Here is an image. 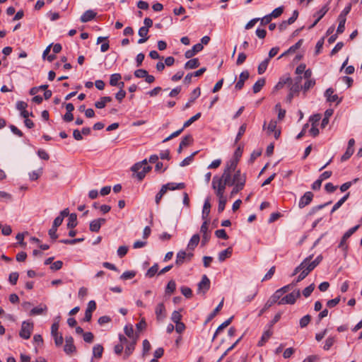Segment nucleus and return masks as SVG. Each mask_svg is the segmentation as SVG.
<instances>
[{
  "label": "nucleus",
  "instance_id": "f257e3e1",
  "mask_svg": "<svg viewBox=\"0 0 362 362\" xmlns=\"http://www.w3.org/2000/svg\"><path fill=\"white\" fill-rule=\"evenodd\" d=\"M230 186L229 175L223 173L221 177L214 176L212 180V187L216 190L217 197H221L224 194L226 186Z\"/></svg>",
  "mask_w": 362,
  "mask_h": 362
},
{
  "label": "nucleus",
  "instance_id": "f03ea898",
  "mask_svg": "<svg viewBox=\"0 0 362 362\" xmlns=\"http://www.w3.org/2000/svg\"><path fill=\"white\" fill-rule=\"evenodd\" d=\"M131 170L136 173V178L141 181L145 177L146 174L151 170V167L148 164L146 159H144L135 163L131 168Z\"/></svg>",
  "mask_w": 362,
  "mask_h": 362
},
{
  "label": "nucleus",
  "instance_id": "7ed1b4c3",
  "mask_svg": "<svg viewBox=\"0 0 362 362\" xmlns=\"http://www.w3.org/2000/svg\"><path fill=\"white\" fill-rule=\"evenodd\" d=\"M200 237L199 234H194L192 235L189 242L188 243L187 251H182V262L185 260L189 261L192 259L194 255L192 251H193L197 246Z\"/></svg>",
  "mask_w": 362,
  "mask_h": 362
},
{
  "label": "nucleus",
  "instance_id": "20e7f679",
  "mask_svg": "<svg viewBox=\"0 0 362 362\" xmlns=\"http://www.w3.org/2000/svg\"><path fill=\"white\" fill-rule=\"evenodd\" d=\"M246 182V175L241 173L240 170H238L233 176L229 175L230 186L237 185L244 188Z\"/></svg>",
  "mask_w": 362,
  "mask_h": 362
},
{
  "label": "nucleus",
  "instance_id": "39448f33",
  "mask_svg": "<svg viewBox=\"0 0 362 362\" xmlns=\"http://www.w3.org/2000/svg\"><path fill=\"white\" fill-rule=\"evenodd\" d=\"M360 225H356L351 228H349L342 236L339 244L338 245V248L343 250L346 255L349 247L346 243V240L359 228Z\"/></svg>",
  "mask_w": 362,
  "mask_h": 362
},
{
  "label": "nucleus",
  "instance_id": "423d86ee",
  "mask_svg": "<svg viewBox=\"0 0 362 362\" xmlns=\"http://www.w3.org/2000/svg\"><path fill=\"white\" fill-rule=\"evenodd\" d=\"M211 286L210 279L206 274H204L202 276L201 281L197 284V293L202 296H205L206 293L208 292Z\"/></svg>",
  "mask_w": 362,
  "mask_h": 362
},
{
  "label": "nucleus",
  "instance_id": "0eeeda50",
  "mask_svg": "<svg viewBox=\"0 0 362 362\" xmlns=\"http://www.w3.org/2000/svg\"><path fill=\"white\" fill-rule=\"evenodd\" d=\"M300 296L299 290L293 291V292L287 294L284 297L281 298L278 302L279 305L290 304L293 305L296 303V300Z\"/></svg>",
  "mask_w": 362,
  "mask_h": 362
},
{
  "label": "nucleus",
  "instance_id": "6e6552de",
  "mask_svg": "<svg viewBox=\"0 0 362 362\" xmlns=\"http://www.w3.org/2000/svg\"><path fill=\"white\" fill-rule=\"evenodd\" d=\"M33 329V324L27 321H23L19 335L24 339H28L30 337L31 332Z\"/></svg>",
  "mask_w": 362,
  "mask_h": 362
},
{
  "label": "nucleus",
  "instance_id": "1a4fd4ad",
  "mask_svg": "<svg viewBox=\"0 0 362 362\" xmlns=\"http://www.w3.org/2000/svg\"><path fill=\"white\" fill-rule=\"evenodd\" d=\"M64 351L68 355H71L76 352V348L74 344V338L71 336H66L65 337Z\"/></svg>",
  "mask_w": 362,
  "mask_h": 362
},
{
  "label": "nucleus",
  "instance_id": "9d476101",
  "mask_svg": "<svg viewBox=\"0 0 362 362\" xmlns=\"http://www.w3.org/2000/svg\"><path fill=\"white\" fill-rule=\"evenodd\" d=\"M313 194L311 192H306L300 199L298 202V206L300 209H303L305 206L310 204L313 199Z\"/></svg>",
  "mask_w": 362,
  "mask_h": 362
},
{
  "label": "nucleus",
  "instance_id": "9b49d317",
  "mask_svg": "<svg viewBox=\"0 0 362 362\" xmlns=\"http://www.w3.org/2000/svg\"><path fill=\"white\" fill-rule=\"evenodd\" d=\"M106 219L103 218H98L90 221L89 225V229L91 232H98L102 226L105 224Z\"/></svg>",
  "mask_w": 362,
  "mask_h": 362
},
{
  "label": "nucleus",
  "instance_id": "f8f14e48",
  "mask_svg": "<svg viewBox=\"0 0 362 362\" xmlns=\"http://www.w3.org/2000/svg\"><path fill=\"white\" fill-rule=\"evenodd\" d=\"M69 208H66L62 210L58 216H57L52 223V226L54 228H57L60 226L64 221V218L69 216Z\"/></svg>",
  "mask_w": 362,
  "mask_h": 362
},
{
  "label": "nucleus",
  "instance_id": "ddd939ff",
  "mask_svg": "<svg viewBox=\"0 0 362 362\" xmlns=\"http://www.w3.org/2000/svg\"><path fill=\"white\" fill-rule=\"evenodd\" d=\"M313 255H310L305 258V260H307V267H309V269L313 271L322 260V256L321 255H318L314 260L312 261Z\"/></svg>",
  "mask_w": 362,
  "mask_h": 362
},
{
  "label": "nucleus",
  "instance_id": "4468645a",
  "mask_svg": "<svg viewBox=\"0 0 362 362\" xmlns=\"http://www.w3.org/2000/svg\"><path fill=\"white\" fill-rule=\"evenodd\" d=\"M302 79L303 77L301 76H297L296 77H295L293 81L291 80V82H290L289 83H291L290 90L292 92L298 93L300 90H302Z\"/></svg>",
  "mask_w": 362,
  "mask_h": 362
},
{
  "label": "nucleus",
  "instance_id": "2eb2a0df",
  "mask_svg": "<svg viewBox=\"0 0 362 362\" xmlns=\"http://www.w3.org/2000/svg\"><path fill=\"white\" fill-rule=\"evenodd\" d=\"M171 320L176 324L175 331L181 333V314L180 310H175L171 316Z\"/></svg>",
  "mask_w": 362,
  "mask_h": 362
},
{
  "label": "nucleus",
  "instance_id": "dca6fc26",
  "mask_svg": "<svg viewBox=\"0 0 362 362\" xmlns=\"http://www.w3.org/2000/svg\"><path fill=\"white\" fill-rule=\"evenodd\" d=\"M204 47L202 44L197 43L194 45L192 49H188L185 53V57L187 59H191L194 55H196L198 52H201L203 49Z\"/></svg>",
  "mask_w": 362,
  "mask_h": 362
},
{
  "label": "nucleus",
  "instance_id": "f3484780",
  "mask_svg": "<svg viewBox=\"0 0 362 362\" xmlns=\"http://www.w3.org/2000/svg\"><path fill=\"white\" fill-rule=\"evenodd\" d=\"M249 76L250 74L248 71L246 70L241 72L239 76V80L235 84V89L238 90H241L244 86L245 81L248 79Z\"/></svg>",
  "mask_w": 362,
  "mask_h": 362
},
{
  "label": "nucleus",
  "instance_id": "a211bd4d",
  "mask_svg": "<svg viewBox=\"0 0 362 362\" xmlns=\"http://www.w3.org/2000/svg\"><path fill=\"white\" fill-rule=\"evenodd\" d=\"M137 341L136 338H134L133 339H131V341L126 345L125 350H124V358H127L134 351L135 349V346Z\"/></svg>",
  "mask_w": 362,
  "mask_h": 362
},
{
  "label": "nucleus",
  "instance_id": "6ab92c4d",
  "mask_svg": "<svg viewBox=\"0 0 362 362\" xmlns=\"http://www.w3.org/2000/svg\"><path fill=\"white\" fill-rule=\"evenodd\" d=\"M238 160L236 159H233L228 163L223 173H226L228 175H231L232 173H235L236 168L238 165Z\"/></svg>",
  "mask_w": 362,
  "mask_h": 362
},
{
  "label": "nucleus",
  "instance_id": "aec40b11",
  "mask_svg": "<svg viewBox=\"0 0 362 362\" xmlns=\"http://www.w3.org/2000/svg\"><path fill=\"white\" fill-rule=\"evenodd\" d=\"M333 93L334 90L332 88H329L328 89L326 90L325 93V96L327 98V100L329 102L334 103L337 101V103H340L341 100L338 101V95L336 94L333 95Z\"/></svg>",
  "mask_w": 362,
  "mask_h": 362
},
{
  "label": "nucleus",
  "instance_id": "412c9836",
  "mask_svg": "<svg viewBox=\"0 0 362 362\" xmlns=\"http://www.w3.org/2000/svg\"><path fill=\"white\" fill-rule=\"evenodd\" d=\"M96 16V13L92 10H88L81 16L80 20L83 23H87L93 20Z\"/></svg>",
  "mask_w": 362,
  "mask_h": 362
},
{
  "label": "nucleus",
  "instance_id": "4be33fe9",
  "mask_svg": "<svg viewBox=\"0 0 362 362\" xmlns=\"http://www.w3.org/2000/svg\"><path fill=\"white\" fill-rule=\"evenodd\" d=\"M165 308L163 303L157 305L155 313L158 320H163L165 317Z\"/></svg>",
  "mask_w": 362,
  "mask_h": 362
},
{
  "label": "nucleus",
  "instance_id": "5701e85b",
  "mask_svg": "<svg viewBox=\"0 0 362 362\" xmlns=\"http://www.w3.org/2000/svg\"><path fill=\"white\" fill-rule=\"evenodd\" d=\"M291 82V78L290 76H283L280 78L279 82L276 83V85L274 86V89L275 90H278L281 89L286 84L289 83Z\"/></svg>",
  "mask_w": 362,
  "mask_h": 362
},
{
  "label": "nucleus",
  "instance_id": "b1692460",
  "mask_svg": "<svg viewBox=\"0 0 362 362\" xmlns=\"http://www.w3.org/2000/svg\"><path fill=\"white\" fill-rule=\"evenodd\" d=\"M210 209H211V204H210V198L207 197L205 201L203 206V210H202V218L206 219L207 217L209 215L210 213Z\"/></svg>",
  "mask_w": 362,
  "mask_h": 362
},
{
  "label": "nucleus",
  "instance_id": "393cba45",
  "mask_svg": "<svg viewBox=\"0 0 362 362\" xmlns=\"http://www.w3.org/2000/svg\"><path fill=\"white\" fill-rule=\"evenodd\" d=\"M223 300H224V299L223 298L221 300V301L219 303V304L216 306V308L214 310V311L208 315V317L205 321V324H207L208 322H209L217 315V313L222 309L223 305Z\"/></svg>",
  "mask_w": 362,
  "mask_h": 362
},
{
  "label": "nucleus",
  "instance_id": "a878e982",
  "mask_svg": "<svg viewBox=\"0 0 362 362\" xmlns=\"http://www.w3.org/2000/svg\"><path fill=\"white\" fill-rule=\"evenodd\" d=\"M69 218L67 223L68 228H74L77 226V215L75 213L69 214Z\"/></svg>",
  "mask_w": 362,
  "mask_h": 362
},
{
  "label": "nucleus",
  "instance_id": "bb28decb",
  "mask_svg": "<svg viewBox=\"0 0 362 362\" xmlns=\"http://www.w3.org/2000/svg\"><path fill=\"white\" fill-rule=\"evenodd\" d=\"M232 252H233V250L230 247L226 248L224 250H222L221 252H220L218 253V260L220 262L225 261L226 259L230 257V255H232Z\"/></svg>",
  "mask_w": 362,
  "mask_h": 362
},
{
  "label": "nucleus",
  "instance_id": "cd10ccee",
  "mask_svg": "<svg viewBox=\"0 0 362 362\" xmlns=\"http://www.w3.org/2000/svg\"><path fill=\"white\" fill-rule=\"evenodd\" d=\"M233 319V317H229L228 320H226L225 322H223L221 325H220L218 328L216 329L214 336H213V339H214L216 336L224 329L226 328V327H228L232 322Z\"/></svg>",
  "mask_w": 362,
  "mask_h": 362
},
{
  "label": "nucleus",
  "instance_id": "c85d7f7f",
  "mask_svg": "<svg viewBox=\"0 0 362 362\" xmlns=\"http://www.w3.org/2000/svg\"><path fill=\"white\" fill-rule=\"evenodd\" d=\"M266 81L264 78H259L253 85L252 90L254 93H259L262 87L265 85Z\"/></svg>",
  "mask_w": 362,
  "mask_h": 362
},
{
  "label": "nucleus",
  "instance_id": "c756f323",
  "mask_svg": "<svg viewBox=\"0 0 362 362\" xmlns=\"http://www.w3.org/2000/svg\"><path fill=\"white\" fill-rule=\"evenodd\" d=\"M303 39H300L299 40L295 45H292L291 47H289V49L286 51L284 53H283L279 57H282L283 56L288 54V53H293L295 52L298 49H299L301 45H303Z\"/></svg>",
  "mask_w": 362,
  "mask_h": 362
},
{
  "label": "nucleus",
  "instance_id": "7c9ffc66",
  "mask_svg": "<svg viewBox=\"0 0 362 362\" xmlns=\"http://www.w3.org/2000/svg\"><path fill=\"white\" fill-rule=\"evenodd\" d=\"M200 63L197 58H193L187 61L185 64V68L186 69H192L197 68L199 66Z\"/></svg>",
  "mask_w": 362,
  "mask_h": 362
},
{
  "label": "nucleus",
  "instance_id": "2f4dec72",
  "mask_svg": "<svg viewBox=\"0 0 362 362\" xmlns=\"http://www.w3.org/2000/svg\"><path fill=\"white\" fill-rule=\"evenodd\" d=\"M124 332L125 334L131 339L134 338L138 339V335H134V329L132 325H127L124 328Z\"/></svg>",
  "mask_w": 362,
  "mask_h": 362
},
{
  "label": "nucleus",
  "instance_id": "473e14b6",
  "mask_svg": "<svg viewBox=\"0 0 362 362\" xmlns=\"http://www.w3.org/2000/svg\"><path fill=\"white\" fill-rule=\"evenodd\" d=\"M269 61V58H267L259 64L257 68V72L259 74H262L266 71Z\"/></svg>",
  "mask_w": 362,
  "mask_h": 362
},
{
  "label": "nucleus",
  "instance_id": "72a5a7b5",
  "mask_svg": "<svg viewBox=\"0 0 362 362\" xmlns=\"http://www.w3.org/2000/svg\"><path fill=\"white\" fill-rule=\"evenodd\" d=\"M312 272L309 269V267H306V268L303 269L302 272H300V274L298 276L297 279L293 281V283H296V284L302 280H303L309 273Z\"/></svg>",
  "mask_w": 362,
  "mask_h": 362
},
{
  "label": "nucleus",
  "instance_id": "f704fd0d",
  "mask_svg": "<svg viewBox=\"0 0 362 362\" xmlns=\"http://www.w3.org/2000/svg\"><path fill=\"white\" fill-rule=\"evenodd\" d=\"M338 20H339V25H338L337 29V34H341V33H342L344 31L345 23H346V19L345 17L339 16Z\"/></svg>",
  "mask_w": 362,
  "mask_h": 362
},
{
  "label": "nucleus",
  "instance_id": "c9c22d12",
  "mask_svg": "<svg viewBox=\"0 0 362 362\" xmlns=\"http://www.w3.org/2000/svg\"><path fill=\"white\" fill-rule=\"evenodd\" d=\"M201 112L197 113L195 115L192 116L191 118H189L188 120H187L183 124H182V130L185 128H187L189 127L193 122L198 120L201 117Z\"/></svg>",
  "mask_w": 362,
  "mask_h": 362
},
{
  "label": "nucleus",
  "instance_id": "e433bc0d",
  "mask_svg": "<svg viewBox=\"0 0 362 362\" xmlns=\"http://www.w3.org/2000/svg\"><path fill=\"white\" fill-rule=\"evenodd\" d=\"M103 352V347L100 344H96L93 348V354L95 358H101Z\"/></svg>",
  "mask_w": 362,
  "mask_h": 362
},
{
  "label": "nucleus",
  "instance_id": "4c0bfd02",
  "mask_svg": "<svg viewBox=\"0 0 362 362\" xmlns=\"http://www.w3.org/2000/svg\"><path fill=\"white\" fill-rule=\"evenodd\" d=\"M272 335V332L270 330L265 331L260 340L258 342V346H262L264 344V343L270 338V337Z\"/></svg>",
  "mask_w": 362,
  "mask_h": 362
},
{
  "label": "nucleus",
  "instance_id": "58836bf2",
  "mask_svg": "<svg viewBox=\"0 0 362 362\" xmlns=\"http://www.w3.org/2000/svg\"><path fill=\"white\" fill-rule=\"evenodd\" d=\"M47 310V308L45 305H43V307H35L33 308L30 312V315H42L44 311H46Z\"/></svg>",
  "mask_w": 362,
  "mask_h": 362
},
{
  "label": "nucleus",
  "instance_id": "ea45409f",
  "mask_svg": "<svg viewBox=\"0 0 362 362\" xmlns=\"http://www.w3.org/2000/svg\"><path fill=\"white\" fill-rule=\"evenodd\" d=\"M122 78L120 74L116 73L112 74L110 78V85L112 86H116L118 84L119 81Z\"/></svg>",
  "mask_w": 362,
  "mask_h": 362
},
{
  "label": "nucleus",
  "instance_id": "a19ab883",
  "mask_svg": "<svg viewBox=\"0 0 362 362\" xmlns=\"http://www.w3.org/2000/svg\"><path fill=\"white\" fill-rule=\"evenodd\" d=\"M331 203H332V202L329 201V202H326L325 204H320V205H317V206L312 207V209H310V211L308 213V215L309 216H312V215L315 214L319 210L322 209L325 206L329 205Z\"/></svg>",
  "mask_w": 362,
  "mask_h": 362
},
{
  "label": "nucleus",
  "instance_id": "79ce46f5",
  "mask_svg": "<svg viewBox=\"0 0 362 362\" xmlns=\"http://www.w3.org/2000/svg\"><path fill=\"white\" fill-rule=\"evenodd\" d=\"M354 152V148H350L347 146L345 153L341 157V161L344 162L349 159L350 157L353 155Z\"/></svg>",
  "mask_w": 362,
  "mask_h": 362
},
{
  "label": "nucleus",
  "instance_id": "37998d69",
  "mask_svg": "<svg viewBox=\"0 0 362 362\" xmlns=\"http://www.w3.org/2000/svg\"><path fill=\"white\" fill-rule=\"evenodd\" d=\"M163 187H165V190H175L181 189V183L168 182L163 185Z\"/></svg>",
  "mask_w": 362,
  "mask_h": 362
},
{
  "label": "nucleus",
  "instance_id": "c03bdc74",
  "mask_svg": "<svg viewBox=\"0 0 362 362\" xmlns=\"http://www.w3.org/2000/svg\"><path fill=\"white\" fill-rule=\"evenodd\" d=\"M336 339L334 337H329L326 339L323 346L324 350H329L334 344Z\"/></svg>",
  "mask_w": 362,
  "mask_h": 362
},
{
  "label": "nucleus",
  "instance_id": "a18cd8bd",
  "mask_svg": "<svg viewBox=\"0 0 362 362\" xmlns=\"http://www.w3.org/2000/svg\"><path fill=\"white\" fill-rule=\"evenodd\" d=\"M84 240L83 238H74V239H62L60 240L59 242L66 245H74L78 243L83 242Z\"/></svg>",
  "mask_w": 362,
  "mask_h": 362
},
{
  "label": "nucleus",
  "instance_id": "49530a36",
  "mask_svg": "<svg viewBox=\"0 0 362 362\" xmlns=\"http://www.w3.org/2000/svg\"><path fill=\"white\" fill-rule=\"evenodd\" d=\"M246 128H247L246 124H243L240 127V128L238 129V132L235 139V144H237L239 141V140L241 139L242 136L245 134V132L246 131Z\"/></svg>",
  "mask_w": 362,
  "mask_h": 362
},
{
  "label": "nucleus",
  "instance_id": "de8ad7c7",
  "mask_svg": "<svg viewBox=\"0 0 362 362\" xmlns=\"http://www.w3.org/2000/svg\"><path fill=\"white\" fill-rule=\"evenodd\" d=\"M327 11L328 8L327 6H324L319 11H317L314 15V16L316 17L317 21H320Z\"/></svg>",
  "mask_w": 362,
  "mask_h": 362
},
{
  "label": "nucleus",
  "instance_id": "09e8293b",
  "mask_svg": "<svg viewBox=\"0 0 362 362\" xmlns=\"http://www.w3.org/2000/svg\"><path fill=\"white\" fill-rule=\"evenodd\" d=\"M306 267H307V260L303 259V262L298 267H296L294 269L291 276H293L296 275L298 273L302 272L303 269L306 268Z\"/></svg>",
  "mask_w": 362,
  "mask_h": 362
},
{
  "label": "nucleus",
  "instance_id": "8fccbe9b",
  "mask_svg": "<svg viewBox=\"0 0 362 362\" xmlns=\"http://www.w3.org/2000/svg\"><path fill=\"white\" fill-rule=\"evenodd\" d=\"M175 288H176L175 282L174 281L171 280L167 284V286L165 288V293L171 294L175 291Z\"/></svg>",
  "mask_w": 362,
  "mask_h": 362
},
{
  "label": "nucleus",
  "instance_id": "3c124183",
  "mask_svg": "<svg viewBox=\"0 0 362 362\" xmlns=\"http://www.w3.org/2000/svg\"><path fill=\"white\" fill-rule=\"evenodd\" d=\"M198 151H194L192 153H191L189 156L186 157L185 159L182 160V166H187L192 163V162L194 160V157L195 155H197Z\"/></svg>",
  "mask_w": 362,
  "mask_h": 362
},
{
  "label": "nucleus",
  "instance_id": "603ef678",
  "mask_svg": "<svg viewBox=\"0 0 362 362\" xmlns=\"http://www.w3.org/2000/svg\"><path fill=\"white\" fill-rule=\"evenodd\" d=\"M136 276L134 271H126L121 276L120 279L122 280L132 279Z\"/></svg>",
  "mask_w": 362,
  "mask_h": 362
},
{
  "label": "nucleus",
  "instance_id": "864d4df0",
  "mask_svg": "<svg viewBox=\"0 0 362 362\" xmlns=\"http://www.w3.org/2000/svg\"><path fill=\"white\" fill-rule=\"evenodd\" d=\"M315 84V79H308L307 80L304 85L302 86V90H304V92L308 91L310 88H313Z\"/></svg>",
  "mask_w": 362,
  "mask_h": 362
},
{
  "label": "nucleus",
  "instance_id": "5fc2aeb1",
  "mask_svg": "<svg viewBox=\"0 0 362 362\" xmlns=\"http://www.w3.org/2000/svg\"><path fill=\"white\" fill-rule=\"evenodd\" d=\"M166 192L167 191L165 190V187L162 186L161 189L157 193V194L156 195V197H155V202L157 205H158L160 204V202L163 196L166 193Z\"/></svg>",
  "mask_w": 362,
  "mask_h": 362
},
{
  "label": "nucleus",
  "instance_id": "6e6d98bb",
  "mask_svg": "<svg viewBox=\"0 0 362 362\" xmlns=\"http://www.w3.org/2000/svg\"><path fill=\"white\" fill-rule=\"evenodd\" d=\"M310 320H311V316L310 315H306L303 316L300 320V322H299L300 327L301 328L305 327L309 324Z\"/></svg>",
  "mask_w": 362,
  "mask_h": 362
},
{
  "label": "nucleus",
  "instance_id": "4d7b16f0",
  "mask_svg": "<svg viewBox=\"0 0 362 362\" xmlns=\"http://www.w3.org/2000/svg\"><path fill=\"white\" fill-rule=\"evenodd\" d=\"M158 264H154L152 267H151L148 269L146 275L148 277H153L158 272Z\"/></svg>",
  "mask_w": 362,
  "mask_h": 362
},
{
  "label": "nucleus",
  "instance_id": "13d9d810",
  "mask_svg": "<svg viewBox=\"0 0 362 362\" xmlns=\"http://www.w3.org/2000/svg\"><path fill=\"white\" fill-rule=\"evenodd\" d=\"M284 12V7L279 6L275 8L271 13H269L272 18H276L279 17Z\"/></svg>",
  "mask_w": 362,
  "mask_h": 362
},
{
  "label": "nucleus",
  "instance_id": "bf43d9fd",
  "mask_svg": "<svg viewBox=\"0 0 362 362\" xmlns=\"http://www.w3.org/2000/svg\"><path fill=\"white\" fill-rule=\"evenodd\" d=\"M218 198H219V202H218V211L219 213H221L225 209L226 204V199L223 195H222L221 197H218Z\"/></svg>",
  "mask_w": 362,
  "mask_h": 362
},
{
  "label": "nucleus",
  "instance_id": "052dcab7",
  "mask_svg": "<svg viewBox=\"0 0 362 362\" xmlns=\"http://www.w3.org/2000/svg\"><path fill=\"white\" fill-rule=\"evenodd\" d=\"M314 289H315V284H311L310 286H307L306 288H305L303 289V295L305 298H308V297H309L311 295V293H313Z\"/></svg>",
  "mask_w": 362,
  "mask_h": 362
},
{
  "label": "nucleus",
  "instance_id": "680f3d73",
  "mask_svg": "<svg viewBox=\"0 0 362 362\" xmlns=\"http://www.w3.org/2000/svg\"><path fill=\"white\" fill-rule=\"evenodd\" d=\"M201 94V90H200V88H196L195 89L193 90V91L190 94V97H189V99L190 100V102H192L194 103V100L199 98V96Z\"/></svg>",
  "mask_w": 362,
  "mask_h": 362
},
{
  "label": "nucleus",
  "instance_id": "e2e57ef3",
  "mask_svg": "<svg viewBox=\"0 0 362 362\" xmlns=\"http://www.w3.org/2000/svg\"><path fill=\"white\" fill-rule=\"evenodd\" d=\"M215 235L217 238H221L223 240H228L229 238L224 229H219V230H216Z\"/></svg>",
  "mask_w": 362,
  "mask_h": 362
},
{
  "label": "nucleus",
  "instance_id": "0e129e2a",
  "mask_svg": "<svg viewBox=\"0 0 362 362\" xmlns=\"http://www.w3.org/2000/svg\"><path fill=\"white\" fill-rule=\"evenodd\" d=\"M18 276H19V274L18 272H12L9 274L8 281L11 285L16 284L18 279Z\"/></svg>",
  "mask_w": 362,
  "mask_h": 362
},
{
  "label": "nucleus",
  "instance_id": "69168bd1",
  "mask_svg": "<svg viewBox=\"0 0 362 362\" xmlns=\"http://www.w3.org/2000/svg\"><path fill=\"white\" fill-rule=\"evenodd\" d=\"M282 295L283 294L279 290H276L274 292V293L272 296L270 300L273 302V303L279 302L281 300V297L282 296Z\"/></svg>",
  "mask_w": 362,
  "mask_h": 362
},
{
  "label": "nucleus",
  "instance_id": "338daca9",
  "mask_svg": "<svg viewBox=\"0 0 362 362\" xmlns=\"http://www.w3.org/2000/svg\"><path fill=\"white\" fill-rule=\"evenodd\" d=\"M83 340L87 343H91L93 341L94 335L90 332H84L83 334Z\"/></svg>",
  "mask_w": 362,
  "mask_h": 362
},
{
  "label": "nucleus",
  "instance_id": "774afa93",
  "mask_svg": "<svg viewBox=\"0 0 362 362\" xmlns=\"http://www.w3.org/2000/svg\"><path fill=\"white\" fill-rule=\"evenodd\" d=\"M147 73H148V71L146 70L140 69L136 70L134 71V74L135 77L141 78H145V76H147Z\"/></svg>",
  "mask_w": 362,
  "mask_h": 362
}]
</instances>
